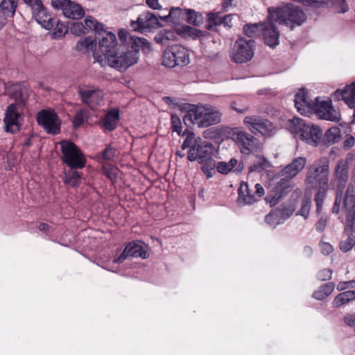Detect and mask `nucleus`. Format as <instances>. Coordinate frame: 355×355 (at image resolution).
Here are the masks:
<instances>
[{
  "label": "nucleus",
  "mask_w": 355,
  "mask_h": 355,
  "mask_svg": "<svg viewBox=\"0 0 355 355\" xmlns=\"http://www.w3.org/2000/svg\"><path fill=\"white\" fill-rule=\"evenodd\" d=\"M119 37L122 44L119 46L108 65L119 70H125L138 62L139 49H149L150 45L146 39L132 35L125 31H119Z\"/></svg>",
  "instance_id": "1"
},
{
  "label": "nucleus",
  "mask_w": 355,
  "mask_h": 355,
  "mask_svg": "<svg viewBox=\"0 0 355 355\" xmlns=\"http://www.w3.org/2000/svg\"><path fill=\"white\" fill-rule=\"evenodd\" d=\"M295 106L297 111L304 115L314 112L322 119L338 121L340 119V112L331 105V101H320L318 98L315 101H309L304 89H302L295 96Z\"/></svg>",
  "instance_id": "2"
},
{
  "label": "nucleus",
  "mask_w": 355,
  "mask_h": 355,
  "mask_svg": "<svg viewBox=\"0 0 355 355\" xmlns=\"http://www.w3.org/2000/svg\"><path fill=\"white\" fill-rule=\"evenodd\" d=\"M7 92L10 98L13 99L15 103H11L6 110L5 130L10 133H15L19 130L20 120L21 119L20 112H22L28 98V90L24 86L14 85L8 89Z\"/></svg>",
  "instance_id": "3"
},
{
  "label": "nucleus",
  "mask_w": 355,
  "mask_h": 355,
  "mask_svg": "<svg viewBox=\"0 0 355 355\" xmlns=\"http://www.w3.org/2000/svg\"><path fill=\"white\" fill-rule=\"evenodd\" d=\"M343 210L346 215V226L344 234L347 239L340 242L339 248L343 252L349 251L355 244V236L351 232H355V193L352 185H348L343 198Z\"/></svg>",
  "instance_id": "4"
},
{
  "label": "nucleus",
  "mask_w": 355,
  "mask_h": 355,
  "mask_svg": "<svg viewBox=\"0 0 355 355\" xmlns=\"http://www.w3.org/2000/svg\"><path fill=\"white\" fill-rule=\"evenodd\" d=\"M214 146L211 143L197 137V143L188 151L187 158L191 162L197 161L207 177L211 178L214 173L216 162L213 158Z\"/></svg>",
  "instance_id": "5"
},
{
  "label": "nucleus",
  "mask_w": 355,
  "mask_h": 355,
  "mask_svg": "<svg viewBox=\"0 0 355 355\" xmlns=\"http://www.w3.org/2000/svg\"><path fill=\"white\" fill-rule=\"evenodd\" d=\"M221 112L211 105H198L189 110L184 115L183 121L189 126L197 125L199 128H207L217 124L221 121Z\"/></svg>",
  "instance_id": "6"
},
{
  "label": "nucleus",
  "mask_w": 355,
  "mask_h": 355,
  "mask_svg": "<svg viewBox=\"0 0 355 355\" xmlns=\"http://www.w3.org/2000/svg\"><path fill=\"white\" fill-rule=\"evenodd\" d=\"M268 12L270 18H274L278 24H284L291 29L302 25L306 19L305 13L293 5L270 7L268 8Z\"/></svg>",
  "instance_id": "7"
},
{
  "label": "nucleus",
  "mask_w": 355,
  "mask_h": 355,
  "mask_svg": "<svg viewBox=\"0 0 355 355\" xmlns=\"http://www.w3.org/2000/svg\"><path fill=\"white\" fill-rule=\"evenodd\" d=\"M101 35H98V49H95L93 56L95 62L99 63L101 67H105L110 62L113 55L118 50L116 35L112 32L103 30Z\"/></svg>",
  "instance_id": "8"
},
{
  "label": "nucleus",
  "mask_w": 355,
  "mask_h": 355,
  "mask_svg": "<svg viewBox=\"0 0 355 355\" xmlns=\"http://www.w3.org/2000/svg\"><path fill=\"white\" fill-rule=\"evenodd\" d=\"M288 126L295 137L313 146H317L320 143L322 132L318 126L305 123L304 120L297 117L289 120Z\"/></svg>",
  "instance_id": "9"
},
{
  "label": "nucleus",
  "mask_w": 355,
  "mask_h": 355,
  "mask_svg": "<svg viewBox=\"0 0 355 355\" xmlns=\"http://www.w3.org/2000/svg\"><path fill=\"white\" fill-rule=\"evenodd\" d=\"M329 159L321 157L308 166L305 182L311 186H329Z\"/></svg>",
  "instance_id": "10"
},
{
  "label": "nucleus",
  "mask_w": 355,
  "mask_h": 355,
  "mask_svg": "<svg viewBox=\"0 0 355 355\" xmlns=\"http://www.w3.org/2000/svg\"><path fill=\"white\" fill-rule=\"evenodd\" d=\"M349 159H341L338 161L334 171V177L330 182L332 188L337 191L332 208V212L334 214H338L340 211L342 192L348 180Z\"/></svg>",
  "instance_id": "11"
},
{
  "label": "nucleus",
  "mask_w": 355,
  "mask_h": 355,
  "mask_svg": "<svg viewBox=\"0 0 355 355\" xmlns=\"http://www.w3.org/2000/svg\"><path fill=\"white\" fill-rule=\"evenodd\" d=\"M62 159L69 168H83L86 159L81 150L70 141L60 142Z\"/></svg>",
  "instance_id": "12"
},
{
  "label": "nucleus",
  "mask_w": 355,
  "mask_h": 355,
  "mask_svg": "<svg viewBox=\"0 0 355 355\" xmlns=\"http://www.w3.org/2000/svg\"><path fill=\"white\" fill-rule=\"evenodd\" d=\"M189 63L188 50L178 44L173 45L166 49L162 55L163 65L173 68L176 66H184Z\"/></svg>",
  "instance_id": "13"
},
{
  "label": "nucleus",
  "mask_w": 355,
  "mask_h": 355,
  "mask_svg": "<svg viewBox=\"0 0 355 355\" xmlns=\"http://www.w3.org/2000/svg\"><path fill=\"white\" fill-rule=\"evenodd\" d=\"M255 42L252 39L239 38L234 43L230 57L236 63L250 61L254 53Z\"/></svg>",
  "instance_id": "14"
},
{
  "label": "nucleus",
  "mask_w": 355,
  "mask_h": 355,
  "mask_svg": "<svg viewBox=\"0 0 355 355\" xmlns=\"http://www.w3.org/2000/svg\"><path fill=\"white\" fill-rule=\"evenodd\" d=\"M264 194L265 190L260 184H250L241 182L238 189L237 201L242 205H252L257 202Z\"/></svg>",
  "instance_id": "15"
},
{
  "label": "nucleus",
  "mask_w": 355,
  "mask_h": 355,
  "mask_svg": "<svg viewBox=\"0 0 355 355\" xmlns=\"http://www.w3.org/2000/svg\"><path fill=\"white\" fill-rule=\"evenodd\" d=\"M234 140L243 155H250L261 151L262 144L260 141L247 132L239 130L234 132Z\"/></svg>",
  "instance_id": "16"
},
{
  "label": "nucleus",
  "mask_w": 355,
  "mask_h": 355,
  "mask_svg": "<svg viewBox=\"0 0 355 355\" xmlns=\"http://www.w3.org/2000/svg\"><path fill=\"white\" fill-rule=\"evenodd\" d=\"M243 123L254 134L259 133L265 137H270L276 132L275 125L270 121L257 115L245 116Z\"/></svg>",
  "instance_id": "17"
},
{
  "label": "nucleus",
  "mask_w": 355,
  "mask_h": 355,
  "mask_svg": "<svg viewBox=\"0 0 355 355\" xmlns=\"http://www.w3.org/2000/svg\"><path fill=\"white\" fill-rule=\"evenodd\" d=\"M78 94L81 101L92 110H95L104 104V93L98 88L83 86L78 88Z\"/></svg>",
  "instance_id": "18"
},
{
  "label": "nucleus",
  "mask_w": 355,
  "mask_h": 355,
  "mask_svg": "<svg viewBox=\"0 0 355 355\" xmlns=\"http://www.w3.org/2000/svg\"><path fill=\"white\" fill-rule=\"evenodd\" d=\"M268 13L266 21L261 22V35L264 44L274 49L279 44L280 33L276 26L277 22L274 18H270V13Z\"/></svg>",
  "instance_id": "19"
},
{
  "label": "nucleus",
  "mask_w": 355,
  "mask_h": 355,
  "mask_svg": "<svg viewBox=\"0 0 355 355\" xmlns=\"http://www.w3.org/2000/svg\"><path fill=\"white\" fill-rule=\"evenodd\" d=\"M53 8L61 10L63 15L69 19H79L85 15L83 7L71 0H51Z\"/></svg>",
  "instance_id": "20"
},
{
  "label": "nucleus",
  "mask_w": 355,
  "mask_h": 355,
  "mask_svg": "<svg viewBox=\"0 0 355 355\" xmlns=\"http://www.w3.org/2000/svg\"><path fill=\"white\" fill-rule=\"evenodd\" d=\"M37 120L49 133L57 134L60 131V122L58 116L53 111H40L37 114Z\"/></svg>",
  "instance_id": "21"
},
{
  "label": "nucleus",
  "mask_w": 355,
  "mask_h": 355,
  "mask_svg": "<svg viewBox=\"0 0 355 355\" xmlns=\"http://www.w3.org/2000/svg\"><path fill=\"white\" fill-rule=\"evenodd\" d=\"M158 25L157 17L150 12H144L140 14L136 21L132 20L130 23V26L133 31L141 33L157 28Z\"/></svg>",
  "instance_id": "22"
},
{
  "label": "nucleus",
  "mask_w": 355,
  "mask_h": 355,
  "mask_svg": "<svg viewBox=\"0 0 355 355\" xmlns=\"http://www.w3.org/2000/svg\"><path fill=\"white\" fill-rule=\"evenodd\" d=\"M306 162L307 160L305 157H295L290 164L284 167L278 175L279 177L293 179L304 169Z\"/></svg>",
  "instance_id": "23"
},
{
  "label": "nucleus",
  "mask_w": 355,
  "mask_h": 355,
  "mask_svg": "<svg viewBox=\"0 0 355 355\" xmlns=\"http://www.w3.org/2000/svg\"><path fill=\"white\" fill-rule=\"evenodd\" d=\"M33 14L37 22L45 29L50 30L54 26L55 20L51 15L48 14L44 5L41 8L33 12Z\"/></svg>",
  "instance_id": "24"
},
{
  "label": "nucleus",
  "mask_w": 355,
  "mask_h": 355,
  "mask_svg": "<svg viewBox=\"0 0 355 355\" xmlns=\"http://www.w3.org/2000/svg\"><path fill=\"white\" fill-rule=\"evenodd\" d=\"M125 252L128 253L129 257H141L146 259L148 257V253L144 249L143 243L141 242H130L125 248Z\"/></svg>",
  "instance_id": "25"
},
{
  "label": "nucleus",
  "mask_w": 355,
  "mask_h": 355,
  "mask_svg": "<svg viewBox=\"0 0 355 355\" xmlns=\"http://www.w3.org/2000/svg\"><path fill=\"white\" fill-rule=\"evenodd\" d=\"M238 164V160L235 158H232L229 162H219L216 164V168L218 173L222 174H227L234 168V171L240 173L242 171L243 167L241 164Z\"/></svg>",
  "instance_id": "26"
},
{
  "label": "nucleus",
  "mask_w": 355,
  "mask_h": 355,
  "mask_svg": "<svg viewBox=\"0 0 355 355\" xmlns=\"http://www.w3.org/2000/svg\"><path fill=\"white\" fill-rule=\"evenodd\" d=\"M119 120V112L118 110H111L103 118V125L105 130L112 131L116 128Z\"/></svg>",
  "instance_id": "27"
},
{
  "label": "nucleus",
  "mask_w": 355,
  "mask_h": 355,
  "mask_svg": "<svg viewBox=\"0 0 355 355\" xmlns=\"http://www.w3.org/2000/svg\"><path fill=\"white\" fill-rule=\"evenodd\" d=\"M340 94L343 100L349 107H355V81L347 85L342 92H336V95Z\"/></svg>",
  "instance_id": "28"
},
{
  "label": "nucleus",
  "mask_w": 355,
  "mask_h": 355,
  "mask_svg": "<svg viewBox=\"0 0 355 355\" xmlns=\"http://www.w3.org/2000/svg\"><path fill=\"white\" fill-rule=\"evenodd\" d=\"M291 180L293 179L287 178L286 177H281V179L277 182L275 190L277 199L282 198L292 190L293 184Z\"/></svg>",
  "instance_id": "29"
},
{
  "label": "nucleus",
  "mask_w": 355,
  "mask_h": 355,
  "mask_svg": "<svg viewBox=\"0 0 355 355\" xmlns=\"http://www.w3.org/2000/svg\"><path fill=\"white\" fill-rule=\"evenodd\" d=\"M78 168H69L64 172V182L66 184L73 187L80 184L81 174L77 171Z\"/></svg>",
  "instance_id": "30"
},
{
  "label": "nucleus",
  "mask_w": 355,
  "mask_h": 355,
  "mask_svg": "<svg viewBox=\"0 0 355 355\" xmlns=\"http://www.w3.org/2000/svg\"><path fill=\"white\" fill-rule=\"evenodd\" d=\"M352 300H355V291H347L336 295L332 304L334 307H339Z\"/></svg>",
  "instance_id": "31"
},
{
  "label": "nucleus",
  "mask_w": 355,
  "mask_h": 355,
  "mask_svg": "<svg viewBox=\"0 0 355 355\" xmlns=\"http://www.w3.org/2000/svg\"><path fill=\"white\" fill-rule=\"evenodd\" d=\"M186 14L187 10H183L180 8H172L168 15L164 17L159 16V18L164 21H168L176 24L181 19H184Z\"/></svg>",
  "instance_id": "32"
},
{
  "label": "nucleus",
  "mask_w": 355,
  "mask_h": 355,
  "mask_svg": "<svg viewBox=\"0 0 355 355\" xmlns=\"http://www.w3.org/2000/svg\"><path fill=\"white\" fill-rule=\"evenodd\" d=\"M334 287L333 282L324 284L313 293V297L318 300H322L333 292Z\"/></svg>",
  "instance_id": "33"
},
{
  "label": "nucleus",
  "mask_w": 355,
  "mask_h": 355,
  "mask_svg": "<svg viewBox=\"0 0 355 355\" xmlns=\"http://www.w3.org/2000/svg\"><path fill=\"white\" fill-rule=\"evenodd\" d=\"M17 6V0H2L0 7L1 12L7 17H12Z\"/></svg>",
  "instance_id": "34"
},
{
  "label": "nucleus",
  "mask_w": 355,
  "mask_h": 355,
  "mask_svg": "<svg viewBox=\"0 0 355 355\" xmlns=\"http://www.w3.org/2000/svg\"><path fill=\"white\" fill-rule=\"evenodd\" d=\"M270 167V163L266 157H257V159L253 162L250 166V171H262Z\"/></svg>",
  "instance_id": "35"
},
{
  "label": "nucleus",
  "mask_w": 355,
  "mask_h": 355,
  "mask_svg": "<svg viewBox=\"0 0 355 355\" xmlns=\"http://www.w3.org/2000/svg\"><path fill=\"white\" fill-rule=\"evenodd\" d=\"M94 47L95 49L96 48V44L94 43V40L91 37H87L80 40L76 45V49L78 51L91 50L94 52Z\"/></svg>",
  "instance_id": "36"
},
{
  "label": "nucleus",
  "mask_w": 355,
  "mask_h": 355,
  "mask_svg": "<svg viewBox=\"0 0 355 355\" xmlns=\"http://www.w3.org/2000/svg\"><path fill=\"white\" fill-rule=\"evenodd\" d=\"M184 19L191 24L194 26H200L203 21V17L201 14L193 10L187 9V14Z\"/></svg>",
  "instance_id": "37"
},
{
  "label": "nucleus",
  "mask_w": 355,
  "mask_h": 355,
  "mask_svg": "<svg viewBox=\"0 0 355 355\" xmlns=\"http://www.w3.org/2000/svg\"><path fill=\"white\" fill-rule=\"evenodd\" d=\"M313 187L318 188V191L315 195L314 200L317 205V211L319 213L322 208V202L324 198L326 192L329 188V186L324 187V185H317Z\"/></svg>",
  "instance_id": "38"
},
{
  "label": "nucleus",
  "mask_w": 355,
  "mask_h": 355,
  "mask_svg": "<svg viewBox=\"0 0 355 355\" xmlns=\"http://www.w3.org/2000/svg\"><path fill=\"white\" fill-rule=\"evenodd\" d=\"M261 23L250 24L243 26V32L249 37H254L261 34Z\"/></svg>",
  "instance_id": "39"
},
{
  "label": "nucleus",
  "mask_w": 355,
  "mask_h": 355,
  "mask_svg": "<svg viewBox=\"0 0 355 355\" xmlns=\"http://www.w3.org/2000/svg\"><path fill=\"white\" fill-rule=\"evenodd\" d=\"M340 130L338 127L329 128L324 135V139L328 143H336L340 139Z\"/></svg>",
  "instance_id": "40"
},
{
  "label": "nucleus",
  "mask_w": 355,
  "mask_h": 355,
  "mask_svg": "<svg viewBox=\"0 0 355 355\" xmlns=\"http://www.w3.org/2000/svg\"><path fill=\"white\" fill-rule=\"evenodd\" d=\"M85 26H87V31L88 29L93 30L97 35H101V31L104 30L103 24L98 23L93 17H87L85 19Z\"/></svg>",
  "instance_id": "41"
},
{
  "label": "nucleus",
  "mask_w": 355,
  "mask_h": 355,
  "mask_svg": "<svg viewBox=\"0 0 355 355\" xmlns=\"http://www.w3.org/2000/svg\"><path fill=\"white\" fill-rule=\"evenodd\" d=\"M87 111L83 109L78 110L73 120V125L75 128L80 127L87 119Z\"/></svg>",
  "instance_id": "42"
},
{
  "label": "nucleus",
  "mask_w": 355,
  "mask_h": 355,
  "mask_svg": "<svg viewBox=\"0 0 355 355\" xmlns=\"http://www.w3.org/2000/svg\"><path fill=\"white\" fill-rule=\"evenodd\" d=\"M173 37H174V34L172 31H164L157 34L155 37V40L158 44L167 45L168 40H171Z\"/></svg>",
  "instance_id": "43"
},
{
  "label": "nucleus",
  "mask_w": 355,
  "mask_h": 355,
  "mask_svg": "<svg viewBox=\"0 0 355 355\" xmlns=\"http://www.w3.org/2000/svg\"><path fill=\"white\" fill-rule=\"evenodd\" d=\"M281 214L278 211H271L266 216V222L272 227L281 223Z\"/></svg>",
  "instance_id": "44"
},
{
  "label": "nucleus",
  "mask_w": 355,
  "mask_h": 355,
  "mask_svg": "<svg viewBox=\"0 0 355 355\" xmlns=\"http://www.w3.org/2000/svg\"><path fill=\"white\" fill-rule=\"evenodd\" d=\"M311 204V199L309 198H304L302 201L301 208L297 212V214L304 217V219H306L309 214Z\"/></svg>",
  "instance_id": "45"
},
{
  "label": "nucleus",
  "mask_w": 355,
  "mask_h": 355,
  "mask_svg": "<svg viewBox=\"0 0 355 355\" xmlns=\"http://www.w3.org/2000/svg\"><path fill=\"white\" fill-rule=\"evenodd\" d=\"M209 24L207 25L208 30H212L216 25L221 24L222 17L218 13L210 12L208 14Z\"/></svg>",
  "instance_id": "46"
},
{
  "label": "nucleus",
  "mask_w": 355,
  "mask_h": 355,
  "mask_svg": "<svg viewBox=\"0 0 355 355\" xmlns=\"http://www.w3.org/2000/svg\"><path fill=\"white\" fill-rule=\"evenodd\" d=\"M70 31L76 35H80L87 33V26L82 22H75L70 28Z\"/></svg>",
  "instance_id": "47"
},
{
  "label": "nucleus",
  "mask_w": 355,
  "mask_h": 355,
  "mask_svg": "<svg viewBox=\"0 0 355 355\" xmlns=\"http://www.w3.org/2000/svg\"><path fill=\"white\" fill-rule=\"evenodd\" d=\"M196 143H197V137H195L193 132H189L182 144V149L184 150L188 148L191 149L192 146H193Z\"/></svg>",
  "instance_id": "48"
},
{
  "label": "nucleus",
  "mask_w": 355,
  "mask_h": 355,
  "mask_svg": "<svg viewBox=\"0 0 355 355\" xmlns=\"http://www.w3.org/2000/svg\"><path fill=\"white\" fill-rule=\"evenodd\" d=\"M171 129L180 135L182 132V122L177 114H171Z\"/></svg>",
  "instance_id": "49"
},
{
  "label": "nucleus",
  "mask_w": 355,
  "mask_h": 355,
  "mask_svg": "<svg viewBox=\"0 0 355 355\" xmlns=\"http://www.w3.org/2000/svg\"><path fill=\"white\" fill-rule=\"evenodd\" d=\"M332 270L331 269H323L317 274V278L321 281H327L331 278Z\"/></svg>",
  "instance_id": "50"
},
{
  "label": "nucleus",
  "mask_w": 355,
  "mask_h": 355,
  "mask_svg": "<svg viewBox=\"0 0 355 355\" xmlns=\"http://www.w3.org/2000/svg\"><path fill=\"white\" fill-rule=\"evenodd\" d=\"M231 107L237 113L243 114L248 110L249 107L245 105H240L238 102L234 101L231 103Z\"/></svg>",
  "instance_id": "51"
},
{
  "label": "nucleus",
  "mask_w": 355,
  "mask_h": 355,
  "mask_svg": "<svg viewBox=\"0 0 355 355\" xmlns=\"http://www.w3.org/2000/svg\"><path fill=\"white\" fill-rule=\"evenodd\" d=\"M355 287V279L347 282H340L337 285V290L339 291H344L347 288H354Z\"/></svg>",
  "instance_id": "52"
},
{
  "label": "nucleus",
  "mask_w": 355,
  "mask_h": 355,
  "mask_svg": "<svg viewBox=\"0 0 355 355\" xmlns=\"http://www.w3.org/2000/svg\"><path fill=\"white\" fill-rule=\"evenodd\" d=\"M24 2L28 5L31 9L32 11L34 12L36 10H38L39 8H42V6H43L42 2L41 0H23Z\"/></svg>",
  "instance_id": "53"
},
{
  "label": "nucleus",
  "mask_w": 355,
  "mask_h": 355,
  "mask_svg": "<svg viewBox=\"0 0 355 355\" xmlns=\"http://www.w3.org/2000/svg\"><path fill=\"white\" fill-rule=\"evenodd\" d=\"M114 156L115 150L110 146L107 147L103 153V157L106 160H111L114 157Z\"/></svg>",
  "instance_id": "54"
},
{
  "label": "nucleus",
  "mask_w": 355,
  "mask_h": 355,
  "mask_svg": "<svg viewBox=\"0 0 355 355\" xmlns=\"http://www.w3.org/2000/svg\"><path fill=\"white\" fill-rule=\"evenodd\" d=\"M320 248L322 253L325 255L329 254L333 252L334 250L332 245L330 243L326 242H321L320 243Z\"/></svg>",
  "instance_id": "55"
},
{
  "label": "nucleus",
  "mask_w": 355,
  "mask_h": 355,
  "mask_svg": "<svg viewBox=\"0 0 355 355\" xmlns=\"http://www.w3.org/2000/svg\"><path fill=\"white\" fill-rule=\"evenodd\" d=\"M68 29L64 24H58L53 33L55 37H62L67 32Z\"/></svg>",
  "instance_id": "56"
},
{
  "label": "nucleus",
  "mask_w": 355,
  "mask_h": 355,
  "mask_svg": "<svg viewBox=\"0 0 355 355\" xmlns=\"http://www.w3.org/2000/svg\"><path fill=\"white\" fill-rule=\"evenodd\" d=\"M234 15H227L223 17H222V21L221 24H223L225 26H227L229 28L232 27V19Z\"/></svg>",
  "instance_id": "57"
},
{
  "label": "nucleus",
  "mask_w": 355,
  "mask_h": 355,
  "mask_svg": "<svg viewBox=\"0 0 355 355\" xmlns=\"http://www.w3.org/2000/svg\"><path fill=\"white\" fill-rule=\"evenodd\" d=\"M327 225V220L324 218H321L318 220L317 223L315 224V229L318 232H322Z\"/></svg>",
  "instance_id": "58"
},
{
  "label": "nucleus",
  "mask_w": 355,
  "mask_h": 355,
  "mask_svg": "<svg viewBox=\"0 0 355 355\" xmlns=\"http://www.w3.org/2000/svg\"><path fill=\"white\" fill-rule=\"evenodd\" d=\"M345 322L349 327H355V314H348L344 318Z\"/></svg>",
  "instance_id": "59"
},
{
  "label": "nucleus",
  "mask_w": 355,
  "mask_h": 355,
  "mask_svg": "<svg viewBox=\"0 0 355 355\" xmlns=\"http://www.w3.org/2000/svg\"><path fill=\"white\" fill-rule=\"evenodd\" d=\"M146 3L152 9L157 10L161 8L159 0H146Z\"/></svg>",
  "instance_id": "60"
},
{
  "label": "nucleus",
  "mask_w": 355,
  "mask_h": 355,
  "mask_svg": "<svg viewBox=\"0 0 355 355\" xmlns=\"http://www.w3.org/2000/svg\"><path fill=\"white\" fill-rule=\"evenodd\" d=\"M355 144V138L350 135L347 137L344 141V146L346 148L352 147Z\"/></svg>",
  "instance_id": "61"
},
{
  "label": "nucleus",
  "mask_w": 355,
  "mask_h": 355,
  "mask_svg": "<svg viewBox=\"0 0 355 355\" xmlns=\"http://www.w3.org/2000/svg\"><path fill=\"white\" fill-rule=\"evenodd\" d=\"M128 257L129 256L128 255V253L125 252L124 250L123 252L119 257L115 258L113 261L115 263H121Z\"/></svg>",
  "instance_id": "62"
},
{
  "label": "nucleus",
  "mask_w": 355,
  "mask_h": 355,
  "mask_svg": "<svg viewBox=\"0 0 355 355\" xmlns=\"http://www.w3.org/2000/svg\"><path fill=\"white\" fill-rule=\"evenodd\" d=\"M338 2L340 3V12L345 13L348 10V6L347 5L345 0H338Z\"/></svg>",
  "instance_id": "63"
},
{
  "label": "nucleus",
  "mask_w": 355,
  "mask_h": 355,
  "mask_svg": "<svg viewBox=\"0 0 355 355\" xmlns=\"http://www.w3.org/2000/svg\"><path fill=\"white\" fill-rule=\"evenodd\" d=\"M7 22V17L0 12V29H1Z\"/></svg>",
  "instance_id": "64"
}]
</instances>
